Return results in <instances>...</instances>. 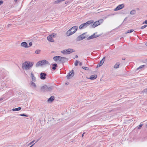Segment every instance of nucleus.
I'll return each instance as SVG.
<instances>
[{"label": "nucleus", "instance_id": "nucleus-1", "mask_svg": "<svg viewBox=\"0 0 147 147\" xmlns=\"http://www.w3.org/2000/svg\"><path fill=\"white\" fill-rule=\"evenodd\" d=\"M78 28L77 26H75L72 27L68 30L66 32V34L67 36H69L75 33Z\"/></svg>", "mask_w": 147, "mask_h": 147}, {"label": "nucleus", "instance_id": "nucleus-2", "mask_svg": "<svg viewBox=\"0 0 147 147\" xmlns=\"http://www.w3.org/2000/svg\"><path fill=\"white\" fill-rule=\"evenodd\" d=\"M34 64V62L31 61H26L23 64V67L26 70L28 69Z\"/></svg>", "mask_w": 147, "mask_h": 147}, {"label": "nucleus", "instance_id": "nucleus-3", "mask_svg": "<svg viewBox=\"0 0 147 147\" xmlns=\"http://www.w3.org/2000/svg\"><path fill=\"white\" fill-rule=\"evenodd\" d=\"M94 21L93 20L88 21L87 22L84 23L82 24L79 27L80 29H82L85 28L88 26L91 25V24L93 23Z\"/></svg>", "mask_w": 147, "mask_h": 147}, {"label": "nucleus", "instance_id": "nucleus-4", "mask_svg": "<svg viewBox=\"0 0 147 147\" xmlns=\"http://www.w3.org/2000/svg\"><path fill=\"white\" fill-rule=\"evenodd\" d=\"M53 88V86L48 87L46 85H45L41 88V90L43 92L50 91Z\"/></svg>", "mask_w": 147, "mask_h": 147}, {"label": "nucleus", "instance_id": "nucleus-5", "mask_svg": "<svg viewBox=\"0 0 147 147\" xmlns=\"http://www.w3.org/2000/svg\"><path fill=\"white\" fill-rule=\"evenodd\" d=\"M45 64L49 65L50 64L48 61H46L45 60H44L39 61L37 62L36 66V67H38L40 66H42Z\"/></svg>", "mask_w": 147, "mask_h": 147}, {"label": "nucleus", "instance_id": "nucleus-6", "mask_svg": "<svg viewBox=\"0 0 147 147\" xmlns=\"http://www.w3.org/2000/svg\"><path fill=\"white\" fill-rule=\"evenodd\" d=\"M87 33V32L84 33L79 36L76 38L77 41H80L88 37V36H84V35H85Z\"/></svg>", "mask_w": 147, "mask_h": 147}, {"label": "nucleus", "instance_id": "nucleus-7", "mask_svg": "<svg viewBox=\"0 0 147 147\" xmlns=\"http://www.w3.org/2000/svg\"><path fill=\"white\" fill-rule=\"evenodd\" d=\"M75 51L72 49H65L61 51L63 54H69L71 53L74 52Z\"/></svg>", "mask_w": 147, "mask_h": 147}, {"label": "nucleus", "instance_id": "nucleus-8", "mask_svg": "<svg viewBox=\"0 0 147 147\" xmlns=\"http://www.w3.org/2000/svg\"><path fill=\"white\" fill-rule=\"evenodd\" d=\"M74 71L73 70L68 73L66 76V78L68 79H69L71 78H72L74 75Z\"/></svg>", "mask_w": 147, "mask_h": 147}, {"label": "nucleus", "instance_id": "nucleus-9", "mask_svg": "<svg viewBox=\"0 0 147 147\" xmlns=\"http://www.w3.org/2000/svg\"><path fill=\"white\" fill-rule=\"evenodd\" d=\"M97 32L95 33L94 34H93L92 35L89 36V37H88L87 38V39L89 40L90 39L95 38L99 36L100 35H96L95 34H97Z\"/></svg>", "mask_w": 147, "mask_h": 147}, {"label": "nucleus", "instance_id": "nucleus-10", "mask_svg": "<svg viewBox=\"0 0 147 147\" xmlns=\"http://www.w3.org/2000/svg\"><path fill=\"white\" fill-rule=\"evenodd\" d=\"M68 60V59L64 57H61L60 56L59 61L60 62L63 63L67 61Z\"/></svg>", "mask_w": 147, "mask_h": 147}, {"label": "nucleus", "instance_id": "nucleus-11", "mask_svg": "<svg viewBox=\"0 0 147 147\" xmlns=\"http://www.w3.org/2000/svg\"><path fill=\"white\" fill-rule=\"evenodd\" d=\"M124 7V5L123 4L120 5H118L115 9L114 10L115 11L119 10L123 8Z\"/></svg>", "mask_w": 147, "mask_h": 147}, {"label": "nucleus", "instance_id": "nucleus-12", "mask_svg": "<svg viewBox=\"0 0 147 147\" xmlns=\"http://www.w3.org/2000/svg\"><path fill=\"white\" fill-rule=\"evenodd\" d=\"M40 78L42 80H45L46 78L47 74L45 73L42 72L40 74Z\"/></svg>", "mask_w": 147, "mask_h": 147}, {"label": "nucleus", "instance_id": "nucleus-13", "mask_svg": "<svg viewBox=\"0 0 147 147\" xmlns=\"http://www.w3.org/2000/svg\"><path fill=\"white\" fill-rule=\"evenodd\" d=\"M99 25V24L97 22V21H96L94 22L93 23L91 24L90 27L94 28Z\"/></svg>", "mask_w": 147, "mask_h": 147}, {"label": "nucleus", "instance_id": "nucleus-14", "mask_svg": "<svg viewBox=\"0 0 147 147\" xmlns=\"http://www.w3.org/2000/svg\"><path fill=\"white\" fill-rule=\"evenodd\" d=\"M21 46L22 47L25 48H28V44L26 42H23L21 44Z\"/></svg>", "mask_w": 147, "mask_h": 147}, {"label": "nucleus", "instance_id": "nucleus-15", "mask_svg": "<svg viewBox=\"0 0 147 147\" xmlns=\"http://www.w3.org/2000/svg\"><path fill=\"white\" fill-rule=\"evenodd\" d=\"M30 77L32 78V81L35 82L36 81V78L34 76L33 73L32 72L31 73Z\"/></svg>", "mask_w": 147, "mask_h": 147}, {"label": "nucleus", "instance_id": "nucleus-16", "mask_svg": "<svg viewBox=\"0 0 147 147\" xmlns=\"http://www.w3.org/2000/svg\"><path fill=\"white\" fill-rule=\"evenodd\" d=\"M47 38L48 40L51 42H54V40H53V39L52 36L50 35H49L47 37Z\"/></svg>", "mask_w": 147, "mask_h": 147}, {"label": "nucleus", "instance_id": "nucleus-17", "mask_svg": "<svg viewBox=\"0 0 147 147\" xmlns=\"http://www.w3.org/2000/svg\"><path fill=\"white\" fill-rule=\"evenodd\" d=\"M55 99V97L53 96H51L47 100L48 102H51L53 101Z\"/></svg>", "mask_w": 147, "mask_h": 147}, {"label": "nucleus", "instance_id": "nucleus-18", "mask_svg": "<svg viewBox=\"0 0 147 147\" xmlns=\"http://www.w3.org/2000/svg\"><path fill=\"white\" fill-rule=\"evenodd\" d=\"M97 77V75H93L90 76L89 79L91 80H94Z\"/></svg>", "mask_w": 147, "mask_h": 147}, {"label": "nucleus", "instance_id": "nucleus-19", "mask_svg": "<svg viewBox=\"0 0 147 147\" xmlns=\"http://www.w3.org/2000/svg\"><path fill=\"white\" fill-rule=\"evenodd\" d=\"M60 56H56L53 57V59L55 61H57L58 60L59 61Z\"/></svg>", "mask_w": 147, "mask_h": 147}, {"label": "nucleus", "instance_id": "nucleus-20", "mask_svg": "<svg viewBox=\"0 0 147 147\" xmlns=\"http://www.w3.org/2000/svg\"><path fill=\"white\" fill-rule=\"evenodd\" d=\"M57 67V65L56 63H54L53 64V66L52 67V69L53 70H55L56 67Z\"/></svg>", "mask_w": 147, "mask_h": 147}, {"label": "nucleus", "instance_id": "nucleus-21", "mask_svg": "<svg viewBox=\"0 0 147 147\" xmlns=\"http://www.w3.org/2000/svg\"><path fill=\"white\" fill-rule=\"evenodd\" d=\"M120 64L118 63H116L114 66V68L117 69L119 67Z\"/></svg>", "mask_w": 147, "mask_h": 147}, {"label": "nucleus", "instance_id": "nucleus-22", "mask_svg": "<svg viewBox=\"0 0 147 147\" xmlns=\"http://www.w3.org/2000/svg\"><path fill=\"white\" fill-rule=\"evenodd\" d=\"M136 12V10H131L130 13L131 15H134Z\"/></svg>", "mask_w": 147, "mask_h": 147}, {"label": "nucleus", "instance_id": "nucleus-23", "mask_svg": "<svg viewBox=\"0 0 147 147\" xmlns=\"http://www.w3.org/2000/svg\"><path fill=\"white\" fill-rule=\"evenodd\" d=\"M21 108L20 107H19L17 108H15V109H12V110L13 111H20L21 110Z\"/></svg>", "mask_w": 147, "mask_h": 147}, {"label": "nucleus", "instance_id": "nucleus-24", "mask_svg": "<svg viewBox=\"0 0 147 147\" xmlns=\"http://www.w3.org/2000/svg\"><path fill=\"white\" fill-rule=\"evenodd\" d=\"M31 86H33L34 88H36V85L33 82H31Z\"/></svg>", "mask_w": 147, "mask_h": 147}, {"label": "nucleus", "instance_id": "nucleus-25", "mask_svg": "<svg viewBox=\"0 0 147 147\" xmlns=\"http://www.w3.org/2000/svg\"><path fill=\"white\" fill-rule=\"evenodd\" d=\"M134 31L133 29H131L130 30H128L127 31V32H125L126 34L129 33L133 32Z\"/></svg>", "mask_w": 147, "mask_h": 147}, {"label": "nucleus", "instance_id": "nucleus-26", "mask_svg": "<svg viewBox=\"0 0 147 147\" xmlns=\"http://www.w3.org/2000/svg\"><path fill=\"white\" fill-rule=\"evenodd\" d=\"M103 64V63H102V62H101L100 61V62L97 65V67H100V66H101L102 64Z\"/></svg>", "mask_w": 147, "mask_h": 147}, {"label": "nucleus", "instance_id": "nucleus-27", "mask_svg": "<svg viewBox=\"0 0 147 147\" xmlns=\"http://www.w3.org/2000/svg\"><path fill=\"white\" fill-rule=\"evenodd\" d=\"M103 20L102 19H100L98 21H97V22L99 24V25H100L101 23H102L103 22Z\"/></svg>", "mask_w": 147, "mask_h": 147}, {"label": "nucleus", "instance_id": "nucleus-28", "mask_svg": "<svg viewBox=\"0 0 147 147\" xmlns=\"http://www.w3.org/2000/svg\"><path fill=\"white\" fill-rule=\"evenodd\" d=\"M20 116H23V117H24V116H25V117H28V115H26V114H24V113L22 114H20Z\"/></svg>", "mask_w": 147, "mask_h": 147}, {"label": "nucleus", "instance_id": "nucleus-29", "mask_svg": "<svg viewBox=\"0 0 147 147\" xmlns=\"http://www.w3.org/2000/svg\"><path fill=\"white\" fill-rule=\"evenodd\" d=\"M41 51L40 50H37L35 51V53L37 54H39L40 53Z\"/></svg>", "mask_w": 147, "mask_h": 147}, {"label": "nucleus", "instance_id": "nucleus-30", "mask_svg": "<svg viewBox=\"0 0 147 147\" xmlns=\"http://www.w3.org/2000/svg\"><path fill=\"white\" fill-rule=\"evenodd\" d=\"M145 66H146V65H141L137 69H141L143 67H144Z\"/></svg>", "mask_w": 147, "mask_h": 147}, {"label": "nucleus", "instance_id": "nucleus-31", "mask_svg": "<svg viewBox=\"0 0 147 147\" xmlns=\"http://www.w3.org/2000/svg\"><path fill=\"white\" fill-rule=\"evenodd\" d=\"M82 68L86 70H88L89 69V68L88 67L83 66L82 67Z\"/></svg>", "mask_w": 147, "mask_h": 147}, {"label": "nucleus", "instance_id": "nucleus-32", "mask_svg": "<svg viewBox=\"0 0 147 147\" xmlns=\"http://www.w3.org/2000/svg\"><path fill=\"white\" fill-rule=\"evenodd\" d=\"M79 63V61L77 60H76L75 63H74V65L75 66H77L78 65V63Z\"/></svg>", "mask_w": 147, "mask_h": 147}, {"label": "nucleus", "instance_id": "nucleus-33", "mask_svg": "<svg viewBox=\"0 0 147 147\" xmlns=\"http://www.w3.org/2000/svg\"><path fill=\"white\" fill-rule=\"evenodd\" d=\"M143 125V124H140L139 126H138V129H140L141 128V127H142V125Z\"/></svg>", "mask_w": 147, "mask_h": 147}, {"label": "nucleus", "instance_id": "nucleus-34", "mask_svg": "<svg viewBox=\"0 0 147 147\" xmlns=\"http://www.w3.org/2000/svg\"><path fill=\"white\" fill-rule=\"evenodd\" d=\"M105 57H104L100 61L103 63L105 60Z\"/></svg>", "mask_w": 147, "mask_h": 147}, {"label": "nucleus", "instance_id": "nucleus-35", "mask_svg": "<svg viewBox=\"0 0 147 147\" xmlns=\"http://www.w3.org/2000/svg\"><path fill=\"white\" fill-rule=\"evenodd\" d=\"M147 26V25H144V26H142L140 28V29H144V28H146V27Z\"/></svg>", "mask_w": 147, "mask_h": 147}, {"label": "nucleus", "instance_id": "nucleus-36", "mask_svg": "<svg viewBox=\"0 0 147 147\" xmlns=\"http://www.w3.org/2000/svg\"><path fill=\"white\" fill-rule=\"evenodd\" d=\"M52 36V38L53 37H55L56 36V34H52L51 35Z\"/></svg>", "mask_w": 147, "mask_h": 147}, {"label": "nucleus", "instance_id": "nucleus-37", "mask_svg": "<svg viewBox=\"0 0 147 147\" xmlns=\"http://www.w3.org/2000/svg\"><path fill=\"white\" fill-rule=\"evenodd\" d=\"M32 42H30L29 43V46H28V47L32 46Z\"/></svg>", "mask_w": 147, "mask_h": 147}, {"label": "nucleus", "instance_id": "nucleus-38", "mask_svg": "<svg viewBox=\"0 0 147 147\" xmlns=\"http://www.w3.org/2000/svg\"><path fill=\"white\" fill-rule=\"evenodd\" d=\"M34 141H35L34 140L32 141V142H30L28 144V145H30L32 144L34 142Z\"/></svg>", "mask_w": 147, "mask_h": 147}, {"label": "nucleus", "instance_id": "nucleus-39", "mask_svg": "<svg viewBox=\"0 0 147 147\" xmlns=\"http://www.w3.org/2000/svg\"><path fill=\"white\" fill-rule=\"evenodd\" d=\"M147 24V20H145L144 22H143L142 24Z\"/></svg>", "mask_w": 147, "mask_h": 147}, {"label": "nucleus", "instance_id": "nucleus-40", "mask_svg": "<svg viewBox=\"0 0 147 147\" xmlns=\"http://www.w3.org/2000/svg\"><path fill=\"white\" fill-rule=\"evenodd\" d=\"M3 3V2L2 1H0V5L2 4Z\"/></svg>", "mask_w": 147, "mask_h": 147}, {"label": "nucleus", "instance_id": "nucleus-41", "mask_svg": "<svg viewBox=\"0 0 147 147\" xmlns=\"http://www.w3.org/2000/svg\"><path fill=\"white\" fill-rule=\"evenodd\" d=\"M144 92H147V88L145 89L144 90Z\"/></svg>", "mask_w": 147, "mask_h": 147}, {"label": "nucleus", "instance_id": "nucleus-42", "mask_svg": "<svg viewBox=\"0 0 147 147\" xmlns=\"http://www.w3.org/2000/svg\"><path fill=\"white\" fill-rule=\"evenodd\" d=\"M82 65V62H80L79 63V65L81 66Z\"/></svg>", "mask_w": 147, "mask_h": 147}, {"label": "nucleus", "instance_id": "nucleus-43", "mask_svg": "<svg viewBox=\"0 0 147 147\" xmlns=\"http://www.w3.org/2000/svg\"><path fill=\"white\" fill-rule=\"evenodd\" d=\"M78 56L77 55H76L75 56L76 58H77L78 57Z\"/></svg>", "mask_w": 147, "mask_h": 147}, {"label": "nucleus", "instance_id": "nucleus-44", "mask_svg": "<svg viewBox=\"0 0 147 147\" xmlns=\"http://www.w3.org/2000/svg\"><path fill=\"white\" fill-rule=\"evenodd\" d=\"M68 82H66L65 83V84L66 85H68Z\"/></svg>", "mask_w": 147, "mask_h": 147}, {"label": "nucleus", "instance_id": "nucleus-45", "mask_svg": "<svg viewBox=\"0 0 147 147\" xmlns=\"http://www.w3.org/2000/svg\"><path fill=\"white\" fill-rule=\"evenodd\" d=\"M122 59L123 60H124L125 59L124 58H122Z\"/></svg>", "mask_w": 147, "mask_h": 147}, {"label": "nucleus", "instance_id": "nucleus-46", "mask_svg": "<svg viewBox=\"0 0 147 147\" xmlns=\"http://www.w3.org/2000/svg\"><path fill=\"white\" fill-rule=\"evenodd\" d=\"M145 45H146V46H147V42H146L145 43Z\"/></svg>", "mask_w": 147, "mask_h": 147}, {"label": "nucleus", "instance_id": "nucleus-47", "mask_svg": "<svg viewBox=\"0 0 147 147\" xmlns=\"http://www.w3.org/2000/svg\"><path fill=\"white\" fill-rule=\"evenodd\" d=\"M84 135L83 134H82V137H83Z\"/></svg>", "mask_w": 147, "mask_h": 147}, {"label": "nucleus", "instance_id": "nucleus-48", "mask_svg": "<svg viewBox=\"0 0 147 147\" xmlns=\"http://www.w3.org/2000/svg\"><path fill=\"white\" fill-rule=\"evenodd\" d=\"M3 100V99L2 98H1V99H0V101H1V100Z\"/></svg>", "mask_w": 147, "mask_h": 147}, {"label": "nucleus", "instance_id": "nucleus-49", "mask_svg": "<svg viewBox=\"0 0 147 147\" xmlns=\"http://www.w3.org/2000/svg\"><path fill=\"white\" fill-rule=\"evenodd\" d=\"M18 0H14L16 2Z\"/></svg>", "mask_w": 147, "mask_h": 147}, {"label": "nucleus", "instance_id": "nucleus-50", "mask_svg": "<svg viewBox=\"0 0 147 147\" xmlns=\"http://www.w3.org/2000/svg\"><path fill=\"white\" fill-rule=\"evenodd\" d=\"M85 132H84V133H83V134L84 135V134H85Z\"/></svg>", "mask_w": 147, "mask_h": 147}, {"label": "nucleus", "instance_id": "nucleus-51", "mask_svg": "<svg viewBox=\"0 0 147 147\" xmlns=\"http://www.w3.org/2000/svg\"><path fill=\"white\" fill-rule=\"evenodd\" d=\"M85 132H84V133H83V134L84 135V134H85Z\"/></svg>", "mask_w": 147, "mask_h": 147}, {"label": "nucleus", "instance_id": "nucleus-52", "mask_svg": "<svg viewBox=\"0 0 147 147\" xmlns=\"http://www.w3.org/2000/svg\"><path fill=\"white\" fill-rule=\"evenodd\" d=\"M13 118H16V117H13Z\"/></svg>", "mask_w": 147, "mask_h": 147}, {"label": "nucleus", "instance_id": "nucleus-53", "mask_svg": "<svg viewBox=\"0 0 147 147\" xmlns=\"http://www.w3.org/2000/svg\"><path fill=\"white\" fill-rule=\"evenodd\" d=\"M38 141V140L36 141V142H37Z\"/></svg>", "mask_w": 147, "mask_h": 147}, {"label": "nucleus", "instance_id": "nucleus-54", "mask_svg": "<svg viewBox=\"0 0 147 147\" xmlns=\"http://www.w3.org/2000/svg\"><path fill=\"white\" fill-rule=\"evenodd\" d=\"M87 36V35H86V34H85V35H84V36Z\"/></svg>", "mask_w": 147, "mask_h": 147}, {"label": "nucleus", "instance_id": "nucleus-55", "mask_svg": "<svg viewBox=\"0 0 147 147\" xmlns=\"http://www.w3.org/2000/svg\"><path fill=\"white\" fill-rule=\"evenodd\" d=\"M146 127H147V124H146Z\"/></svg>", "mask_w": 147, "mask_h": 147}, {"label": "nucleus", "instance_id": "nucleus-56", "mask_svg": "<svg viewBox=\"0 0 147 147\" xmlns=\"http://www.w3.org/2000/svg\"><path fill=\"white\" fill-rule=\"evenodd\" d=\"M146 16L147 17V15Z\"/></svg>", "mask_w": 147, "mask_h": 147}]
</instances>
